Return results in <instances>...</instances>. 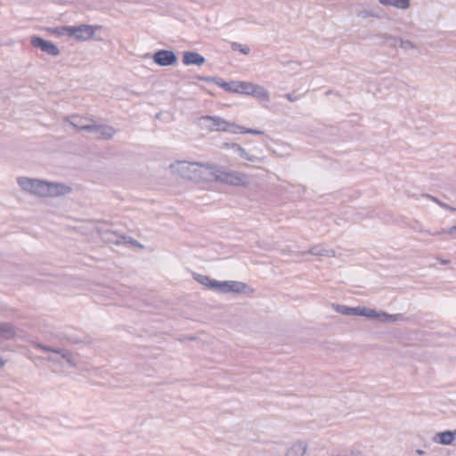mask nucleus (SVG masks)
<instances>
[{"instance_id": "nucleus-1", "label": "nucleus", "mask_w": 456, "mask_h": 456, "mask_svg": "<svg viewBox=\"0 0 456 456\" xmlns=\"http://www.w3.org/2000/svg\"><path fill=\"white\" fill-rule=\"evenodd\" d=\"M18 184L22 191L38 197H59L71 191V188L60 183H49L44 180L19 177Z\"/></svg>"}, {"instance_id": "nucleus-2", "label": "nucleus", "mask_w": 456, "mask_h": 456, "mask_svg": "<svg viewBox=\"0 0 456 456\" xmlns=\"http://www.w3.org/2000/svg\"><path fill=\"white\" fill-rule=\"evenodd\" d=\"M214 175L216 181L234 186L246 185L249 182L246 174L237 171H225L217 168L214 171Z\"/></svg>"}, {"instance_id": "nucleus-3", "label": "nucleus", "mask_w": 456, "mask_h": 456, "mask_svg": "<svg viewBox=\"0 0 456 456\" xmlns=\"http://www.w3.org/2000/svg\"><path fill=\"white\" fill-rule=\"evenodd\" d=\"M32 346L34 348L42 350L44 352H49L60 355V360H64L70 367H75L77 365L76 358L68 349L47 346L38 342H32Z\"/></svg>"}, {"instance_id": "nucleus-4", "label": "nucleus", "mask_w": 456, "mask_h": 456, "mask_svg": "<svg viewBox=\"0 0 456 456\" xmlns=\"http://www.w3.org/2000/svg\"><path fill=\"white\" fill-rule=\"evenodd\" d=\"M61 30L65 31L69 37H75L77 40L86 41L94 37L95 28L83 24L74 27H62Z\"/></svg>"}, {"instance_id": "nucleus-5", "label": "nucleus", "mask_w": 456, "mask_h": 456, "mask_svg": "<svg viewBox=\"0 0 456 456\" xmlns=\"http://www.w3.org/2000/svg\"><path fill=\"white\" fill-rule=\"evenodd\" d=\"M358 315L370 319H379L385 322H394L401 319V315L399 314H389L385 312H377L376 310L366 307H360Z\"/></svg>"}, {"instance_id": "nucleus-6", "label": "nucleus", "mask_w": 456, "mask_h": 456, "mask_svg": "<svg viewBox=\"0 0 456 456\" xmlns=\"http://www.w3.org/2000/svg\"><path fill=\"white\" fill-rule=\"evenodd\" d=\"M32 46L39 48L42 52L46 53L51 56H57L60 53L59 48L50 41L45 40L44 38L33 36L30 40Z\"/></svg>"}, {"instance_id": "nucleus-7", "label": "nucleus", "mask_w": 456, "mask_h": 456, "mask_svg": "<svg viewBox=\"0 0 456 456\" xmlns=\"http://www.w3.org/2000/svg\"><path fill=\"white\" fill-rule=\"evenodd\" d=\"M153 61L159 66H170L176 62L177 57L171 50L157 51L152 56Z\"/></svg>"}, {"instance_id": "nucleus-8", "label": "nucleus", "mask_w": 456, "mask_h": 456, "mask_svg": "<svg viewBox=\"0 0 456 456\" xmlns=\"http://www.w3.org/2000/svg\"><path fill=\"white\" fill-rule=\"evenodd\" d=\"M87 132L98 134V138L105 140L111 139L116 130L113 126L105 124H96L94 121L91 122L90 128Z\"/></svg>"}, {"instance_id": "nucleus-9", "label": "nucleus", "mask_w": 456, "mask_h": 456, "mask_svg": "<svg viewBox=\"0 0 456 456\" xmlns=\"http://www.w3.org/2000/svg\"><path fill=\"white\" fill-rule=\"evenodd\" d=\"M218 291L223 293H243L246 291L247 285L244 282L235 281H219Z\"/></svg>"}, {"instance_id": "nucleus-10", "label": "nucleus", "mask_w": 456, "mask_h": 456, "mask_svg": "<svg viewBox=\"0 0 456 456\" xmlns=\"http://www.w3.org/2000/svg\"><path fill=\"white\" fill-rule=\"evenodd\" d=\"M204 121H208L210 124L208 126L212 131H223L227 130L228 122L227 120L217 117V116H205L201 118Z\"/></svg>"}, {"instance_id": "nucleus-11", "label": "nucleus", "mask_w": 456, "mask_h": 456, "mask_svg": "<svg viewBox=\"0 0 456 456\" xmlns=\"http://www.w3.org/2000/svg\"><path fill=\"white\" fill-rule=\"evenodd\" d=\"M66 121L69 122L73 127L77 128L78 131H88L90 128L92 119H88L86 118L73 115L69 118H66Z\"/></svg>"}, {"instance_id": "nucleus-12", "label": "nucleus", "mask_w": 456, "mask_h": 456, "mask_svg": "<svg viewBox=\"0 0 456 456\" xmlns=\"http://www.w3.org/2000/svg\"><path fill=\"white\" fill-rule=\"evenodd\" d=\"M432 441L441 445H454V430H445L436 433Z\"/></svg>"}, {"instance_id": "nucleus-13", "label": "nucleus", "mask_w": 456, "mask_h": 456, "mask_svg": "<svg viewBox=\"0 0 456 456\" xmlns=\"http://www.w3.org/2000/svg\"><path fill=\"white\" fill-rule=\"evenodd\" d=\"M101 239L107 243L119 244L126 238L109 229H98Z\"/></svg>"}, {"instance_id": "nucleus-14", "label": "nucleus", "mask_w": 456, "mask_h": 456, "mask_svg": "<svg viewBox=\"0 0 456 456\" xmlns=\"http://www.w3.org/2000/svg\"><path fill=\"white\" fill-rule=\"evenodd\" d=\"M206 59L196 52H185L183 53V63L184 65H197L200 66L204 64Z\"/></svg>"}, {"instance_id": "nucleus-15", "label": "nucleus", "mask_w": 456, "mask_h": 456, "mask_svg": "<svg viewBox=\"0 0 456 456\" xmlns=\"http://www.w3.org/2000/svg\"><path fill=\"white\" fill-rule=\"evenodd\" d=\"M386 38L391 40L394 46H399L404 51L418 49L417 45L410 40H404L392 36H387Z\"/></svg>"}, {"instance_id": "nucleus-16", "label": "nucleus", "mask_w": 456, "mask_h": 456, "mask_svg": "<svg viewBox=\"0 0 456 456\" xmlns=\"http://www.w3.org/2000/svg\"><path fill=\"white\" fill-rule=\"evenodd\" d=\"M194 279H195V281H197L199 283L202 284L203 286H205L210 289L218 291L217 284H219V281L213 280L210 277H208L207 275H203V274H195Z\"/></svg>"}, {"instance_id": "nucleus-17", "label": "nucleus", "mask_w": 456, "mask_h": 456, "mask_svg": "<svg viewBox=\"0 0 456 456\" xmlns=\"http://www.w3.org/2000/svg\"><path fill=\"white\" fill-rule=\"evenodd\" d=\"M306 449L307 446L305 442H296L288 449L286 456H303L305 453Z\"/></svg>"}, {"instance_id": "nucleus-18", "label": "nucleus", "mask_w": 456, "mask_h": 456, "mask_svg": "<svg viewBox=\"0 0 456 456\" xmlns=\"http://www.w3.org/2000/svg\"><path fill=\"white\" fill-rule=\"evenodd\" d=\"M15 335L16 330L12 324L9 322L0 323V338L9 340L13 338Z\"/></svg>"}, {"instance_id": "nucleus-19", "label": "nucleus", "mask_w": 456, "mask_h": 456, "mask_svg": "<svg viewBox=\"0 0 456 456\" xmlns=\"http://www.w3.org/2000/svg\"><path fill=\"white\" fill-rule=\"evenodd\" d=\"M226 147H231L234 152L238 153L239 156L246 160H248V161H255L257 159V158L256 156H253V155H250L249 153H248L246 151V150L244 148H242L240 145L235 143V142H232V143H225L224 144Z\"/></svg>"}, {"instance_id": "nucleus-20", "label": "nucleus", "mask_w": 456, "mask_h": 456, "mask_svg": "<svg viewBox=\"0 0 456 456\" xmlns=\"http://www.w3.org/2000/svg\"><path fill=\"white\" fill-rule=\"evenodd\" d=\"M309 253L314 256H334L335 251L331 248H325L322 245H316L310 248Z\"/></svg>"}, {"instance_id": "nucleus-21", "label": "nucleus", "mask_w": 456, "mask_h": 456, "mask_svg": "<svg viewBox=\"0 0 456 456\" xmlns=\"http://www.w3.org/2000/svg\"><path fill=\"white\" fill-rule=\"evenodd\" d=\"M260 100L268 101L269 94L267 90H265L263 86L258 85H254L253 89L251 90V94Z\"/></svg>"}, {"instance_id": "nucleus-22", "label": "nucleus", "mask_w": 456, "mask_h": 456, "mask_svg": "<svg viewBox=\"0 0 456 456\" xmlns=\"http://www.w3.org/2000/svg\"><path fill=\"white\" fill-rule=\"evenodd\" d=\"M216 84L219 86L221 88L224 89L226 92L238 94V81L224 82L220 80L216 81Z\"/></svg>"}, {"instance_id": "nucleus-23", "label": "nucleus", "mask_w": 456, "mask_h": 456, "mask_svg": "<svg viewBox=\"0 0 456 456\" xmlns=\"http://www.w3.org/2000/svg\"><path fill=\"white\" fill-rule=\"evenodd\" d=\"M360 307H349L346 305H337L336 310L343 315H358Z\"/></svg>"}, {"instance_id": "nucleus-24", "label": "nucleus", "mask_w": 456, "mask_h": 456, "mask_svg": "<svg viewBox=\"0 0 456 456\" xmlns=\"http://www.w3.org/2000/svg\"><path fill=\"white\" fill-rule=\"evenodd\" d=\"M254 85L255 84L249 82H238V94H245L250 95Z\"/></svg>"}, {"instance_id": "nucleus-25", "label": "nucleus", "mask_w": 456, "mask_h": 456, "mask_svg": "<svg viewBox=\"0 0 456 456\" xmlns=\"http://www.w3.org/2000/svg\"><path fill=\"white\" fill-rule=\"evenodd\" d=\"M244 126L236 125L234 123L228 122L227 130L225 132L231 133V134H244L245 133Z\"/></svg>"}, {"instance_id": "nucleus-26", "label": "nucleus", "mask_w": 456, "mask_h": 456, "mask_svg": "<svg viewBox=\"0 0 456 456\" xmlns=\"http://www.w3.org/2000/svg\"><path fill=\"white\" fill-rule=\"evenodd\" d=\"M356 15L360 18H368V17H375L379 18V12L374 10H360L356 12Z\"/></svg>"}, {"instance_id": "nucleus-27", "label": "nucleus", "mask_w": 456, "mask_h": 456, "mask_svg": "<svg viewBox=\"0 0 456 456\" xmlns=\"http://www.w3.org/2000/svg\"><path fill=\"white\" fill-rule=\"evenodd\" d=\"M232 49L234 51H239L243 54H248L250 52V48L248 45H243L239 43H232Z\"/></svg>"}, {"instance_id": "nucleus-28", "label": "nucleus", "mask_w": 456, "mask_h": 456, "mask_svg": "<svg viewBox=\"0 0 456 456\" xmlns=\"http://www.w3.org/2000/svg\"><path fill=\"white\" fill-rule=\"evenodd\" d=\"M394 6L399 9H407L410 5V0H393Z\"/></svg>"}, {"instance_id": "nucleus-29", "label": "nucleus", "mask_w": 456, "mask_h": 456, "mask_svg": "<svg viewBox=\"0 0 456 456\" xmlns=\"http://www.w3.org/2000/svg\"><path fill=\"white\" fill-rule=\"evenodd\" d=\"M45 359L48 362H53V363H56V364H61L60 355H58V354H50Z\"/></svg>"}, {"instance_id": "nucleus-30", "label": "nucleus", "mask_w": 456, "mask_h": 456, "mask_svg": "<svg viewBox=\"0 0 456 456\" xmlns=\"http://www.w3.org/2000/svg\"><path fill=\"white\" fill-rule=\"evenodd\" d=\"M197 79H199L200 81H205V82H214L215 84H216V81H220V79H218L216 77H201V76L197 77Z\"/></svg>"}, {"instance_id": "nucleus-31", "label": "nucleus", "mask_w": 456, "mask_h": 456, "mask_svg": "<svg viewBox=\"0 0 456 456\" xmlns=\"http://www.w3.org/2000/svg\"><path fill=\"white\" fill-rule=\"evenodd\" d=\"M244 134H263L264 131L254 129V128H245Z\"/></svg>"}, {"instance_id": "nucleus-32", "label": "nucleus", "mask_w": 456, "mask_h": 456, "mask_svg": "<svg viewBox=\"0 0 456 456\" xmlns=\"http://www.w3.org/2000/svg\"><path fill=\"white\" fill-rule=\"evenodd\" d=\"M438 205H439L442 208H444V209L450 210V211H455V208H452V207L449 206L448 204L444 203V202H442V201H441V202H438Z\"/></svg>"}, {"instance_id": "nucleus-33", "label": "nucleus", "mask_w": 456, "mask_h": 456, "mask_svg": "<svg viewBox=\"0 0 456 456\" xmlns=\"http://www.w3.org/2000/svg\"><path fill=\"white\" fill-rule=\"evenodd\" d=\"M285 97L288 101L294 102L298 100V96H293L291 94H285Z\"/></svg>"}, {"instance_id": "nucleus-34", "label": "nucleus", "mask_w": 456, "mask_h": 456, "mask_svg": "<svg viewBox=\"0 0 456 456\" xmlns=\"http://www.w3.org/2000/svg\"><path fill=\"white\" fill-rule=\"evenodd\" d=\"M424 197L432 200L433 202L436 203L437 205H438V202H441L437 198H436L435 196L430 195V194H425Z\"/></svg>"}, {"instance_id": "nucleus-35", "label": "nucleus", "mask_w": 456, "mask_h": 456, "mask_svg": "<svg viewBox=\"0 0 456 456\" xmlns=\"http://www.w3.org/2000/svg\"><path fill=\"white\" fill-rule=\"evenodd\" d=\"M128 243L132 244V245H134L136 247H139V248H143L142 245H141L137 240L132 239V238H129V240H127Z\"/></svg>"}, {"instance_id": "nucleus-36", "label": "nucleus", "mask_w": 456, "mask_h": 456, "mask_svg": "<svg viewBox=\"0 0 456 456\" xmlns=\"http://www.w3.org/2000/svg\"><path fill=\"white\" fill-rule=\"evenodd\" d=\"M379 3L383 5H392L394 6L393 0H379Z\"/></svg>"}, {"instance_id": "nucleus-37", "label": "nucleus", "mask_w": 456, "mask_h": 456, "mask_svg": "<svg viewBox=\"0 0 456 456\" xmlns=\"http://www.w3.org/2000/svg\"><path fill=\"white\" fill-rule=\"evenodd\" d=\"M416 453H417L418 455H420V456H421V455H424V454H425V452H424L423 450H421V449H417V450H416Z\"/></svg>"}, {"instance_id": "nucleus-38", "label": "nucleus", "mask_w": 456, "mask_h": 456, "mask_svg": "<svg viewBox=\"0 0 456 456\" xmlns=\"http://www.w3.org/2000/svg\"><path fill=\"white\" fill-rule=\"evenodd\" d=\"M456 232V225H454V226L451 227V228L448 230V232H449V233H452V232Z\"/></svg>"}, {"instance_id": "nucleus-39", "label": "nucleus", "mask_w": 456, "mask_h": 456, "mask_svg": "<svg viewBox=\"0 0 456 456\" xmlns=\"http://www.w3.org/2000/svg\"><path fill=\"white\" fill-rule=\"evenodd\" d=\"M440 263H441L442 265H447V264H449V263H450V260L441 259V260H440Z\"/></svg>"}, {"instance_id": "nucleus-40", "label": "nucleus", "mask_w": 456, "mask_h": 456, "mask_svg": "<svg viewBox=\"0 0 456 456\" xmlns=\"http://www.w3.org/2000/svg\"><path fill=\"white\" fill-rule=\"evenodd\" d=\"M5 365V361L0 357V368Z\"/></svg>"}, {"instance_id": "nucleus-41", "label": "nucleus", "mask_w": 456, "mask_h": 456, "mask_svg": "<svg viewBox=\"0 0 456 456\" xmlns=\"http://www.w3.org/2000/svg\"><path fill=\"white\" fill-rule=\"evenodd\" d=\"M454 446H456V429H454Z\"/></svg>"}]
</instances>
